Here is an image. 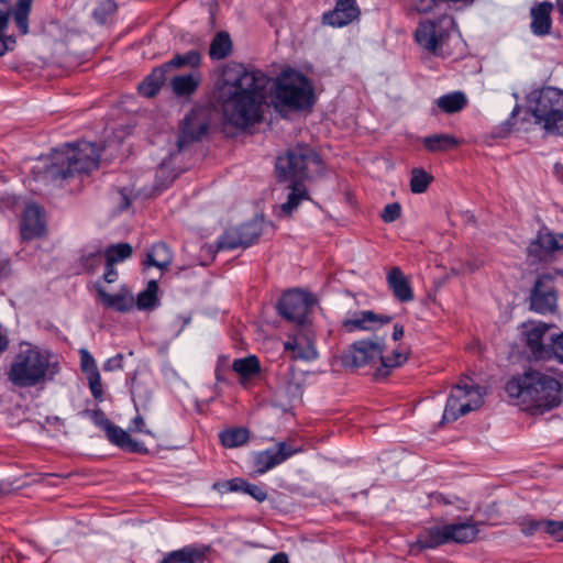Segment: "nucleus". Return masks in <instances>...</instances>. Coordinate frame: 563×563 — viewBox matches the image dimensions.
Returning <instances> with one entry per match:
<instances>
[{"instance_id": "f257e3e1", "label": "nucleus", "mask_w": 563, "mask_h": 563, "mask_svg": "<svg viewBox=\"0 0 563 563\" xmlns=\"http://www.w3.org/2000/svg\"><path fill=\"white\" fill-rule=\"evenodd\" d=\"M269 77L241 63L225 64L214 82L213 100L225 123L247 129L262 120V106Z\"/></svg>"}, {"instance_id": "f03ea898", "label": "nucleus", "mask_w": 563, "mask_h": 563, "mask_svg": "<svg viewBox=\"0 0 563 563\" xmlns=\"http://www.w3.org/2000/svg\"><path fill=\"white\" fill-rule=\"evenodd\" d=\"M562 383L554 376L529 368L508 379L507 395L523 411L540 416L559 407L563 400Z\"/></svg>"}, {"instance_id": "7ed1b4c3", "label": "nucleus", "mask_w": 563, "mask_h": 563, "mask_svg": "<svg viewBox=\"0 0 563 563\" xmlns=\"http://www.w3.org/2000/svg\"><path fill=\"white\" fill-rule=\"evenodd\" d=\"M59 372V363L49 350L25 343L15 355L8 378L18 387L29 388L53 380Z\"/></svg>"}, {"instance_id": "20e7f679", "label": "nucleus", "mask_w": 563, "mask_h": 563, "mask_svg": "<svg viewBox=\"0 0 563 563\" xmlns=\"http://www.w3.org/2000/svg\"><path fill=\"white\" fill-rule=\"evenodd\" d=\"M99 159L100 148L97 144L87 141L68 143L54 151L46 175L52 179H66L76 175L90 174L99 167Z\"/></svg>"}, {"instance_id": "39448f33", "label": "nucleus", "mask_w": 563, "mask_h": 563, "mask_svg": "<svg viewBox=\"0 0 563 563\" xmlns=\"http://www.w3.org/2000/svg\"><path fill=\"white\" fill-rule=\"evenodd\" d=\"M528 104L536 123L554 135H563V90L547 86L532 90Z\"/></svg>"}, {"instance_id": "423d86ee", "label": "nucleus", "mask_w": 563, "mask_h": 563, "mask_svg": "<svg viewBox=\"0 0 563 563\" xmlns=\"http://www.w3.org/2000/svg\"><path fill=\"white\" fill-rule=\"evenodd\" d=\"M275 102L290 110L310 109L314 103V89L307 76L294 69L280 73L275 81Z\"/></svg>"}, {"instance_id": "0eeeda50", "label": "nucleus", "mask_w": 563, "mask_h": 563, "mask_svg": "<svg viewBox=\"0 0 563 563\" xmlns=\"http://www.w3.org/2000/svg\"><path fill=\"white\" fill-rule=\"evenodd\" d=\"M321 163L320 155L307 145L289 148L284 155L277 157L278 181L284 184L305 183L309 177L308 166L311 164L320 166Z\"/></svg>"}, {"instance_id": "6e6552de", "label": "nucleus", "mask_w": 563, "mask_h": 563, "mask_svg": "<svg viewBox=\"0 0 563 563\" xmlns=\"http://www.w3.org/2000/svg\"><path fill=\"white\" fill-rule=\"evenodd\" d=\"M454 26V19L446 14L433 20L427 19L418 24L415 40L423 49L437 55L442 52Z\"/></svg>"}, {"instance_id": "1a4fd4ad", "label": "nucleus", "mask_w": 563, "mask_h": 563, "mask_svg": "<svg viewBox=\"0 0 563 563\" xmlns=\"http://www.w3.org/2000/svg\"><path fill=\"white\" fill-rule=\"evenodd\" d=\"M484 402L483 388L467 383L457 384L448 398L442 420L453 422L461 416L478 409Z\"/></svg>"}, {"instance_id": "9d476101", "label": "nucleus", "mask_w": 563, "mask_h": 563, "mask_svg": "<svg viewBox=\"0 0 563 563\" xmlns=\"http://www.w3.org/2000/svg\"><path fill=\"white\" fill-rule=\"evenodd\" d=\"M384 351V340L375 335L354 342L343 354L342 363L345 367H363L380 362Z\"/></svg>"}, {"instance_id": "9b49d317", "label": "nucleus", "mask_w": 563, "mask_h": 563, "mask_svg": "<svg viewBox=\"0 0 563 563\" xmlns=\"http://www.w3.org/2000/svg\"><path fill=\"white\" fill-rule=\"evenodd\" d=\"M34 0H16V2L2 12V55L5 52L12 51L16 44L14 36L5 35L4 30L10 20L13 21L19 35H26L29 33L30 14L32 11Z\"/></svg>"}, {"instance_id": "f8f14e48", "label": "nucleus", "mask_w": 563, "mask_h": 563, "mask_svg": "<svg viewBox=\"0 0 563 563\" xmlns=\"http://www.w3.org/2000/svg\"><path fill=\"white\" fill-rule=\"evenodd\" d=\"M530 309L540 314L552 313L558 307V295L554 287V276L541 274L538 276L529 297Z\"/></svg>"}, {"instance_id": "ddd939ff", "label": "nucleus", "mask_w": 563, "mask_h": 563, "mask_svg": "<svg viewBox=\"0 0 563 563\" xmlns=\"http://www.w3.org/2000/svg\"><path fill=\"white\" fill-rule=\"evenodd\" d=\"M313 303L308 292L295 289L282 296L278 301V311L286 320L302 324Z\"/></svg>"}, {"instance_id": "4468645a", "label": "nucleus", "mask_w": 563, "mask_h": 563, "mask_svg": "<svg viewBox=\"0 0 563 563\" xmlns=\"http://www.w3.org/2000/svg\"><path fill=\"white\" fill-rule=\"evenodd\" d=\"M300 452H302L301 446L296 448L286 441H282L274 448L255 452L253 454V464L256 473L263 475Z\"/></svg>"}, {"instance_id": "2eb2a0df", "label": "nucleus", "mask_w": 563, "mask_h": 563, "mask_svg": "<svg viewBox=\"0 0 563 563\" xmlns=\"http://www.w3.org/2000/svg\"><path fill=\"white\" fill-rule=\"evenodd\" d=\"M284 351L294 361L310 362L318 358V351L312 333L306 329L289 334L284 342Z\"/></svg>"}, {"instance_id": "dca6fc26", "label": "nucleus", "mask_w": 563, "mask_h": 563, "mask_svg": "<svg viewBox=\"0 0 563 563\" xmlns=\"http://www.w3.org/2000/svg\"><path fill=\"white\" fill-rule=\"evenodd\" d=\"M523 335L526 346L536 360H550V342H545V336L551 324L545 322H529L523 325Z\"/></svg>"}, {"instance_id": "f3484780", "label": "nucleus", "mask_w": 563, "mask_h": 563, "mask_svg": "<svg viewBox=\"0 0 563 563\" xmlns=\"http://www.w3.org/2000/svg\"><path fill=\"white\" fill-rule=\"evenodd\" d=\"M46 233L45 212L42 207L30 203L24 208L21 221V236L25 241L38 239Z\"/></svg>"}, {"instance_id": "a211bd4d", "label": "nucleus", "mask_w": 563, "mask_h": 563, "mask_svg": "<svg viewBox=\"0 0 563 563\" xmlns=\"http://www.w3.org/2000/svg\"><path fill=\"white\" fill-rule=\"evenodd\" d=\"M360 15V9L356 4V0H336L333 10L323 13L322 21L333 27H342Z\"/></svg>"}, {"instance_id": "6ab92c4d", "label": "nucleus", "mask_w": 563, "mask_h": 563, "mask_svg": "<svg viewBox=\"0 0 563 563\" xmlns=\"http://www.w3.org/2000/svg\"><path fill=\"white\" fill-rule=\"evenodd\" d=\"M210 551V545L191 543L164 554L159 563H205Z\"/></svg>"}, {"instance_id": "aec40b11", "label": "nucleus", "mask_w": 563, "mask_h": 563, "mask_svg": "<svg viewBox=\"0 0 563 563\" xmlns=\"http://www.w3.org/2000/svg\"><path fill=\"white\" fill-rule=\"evenodd\" d=\"M560 250H563V234L539 231L537 238L529 244L527 252L528 256L542 261L548 254Z\"/></svg>"}, {"instance_id": "412c9836", "label": "nucleus", "mask_w": 563, "mask_h": 563, "mask_svg": "<svg viewBox=\"0 0 563 563\" xmlns=\"http://www.w3.org/2000/svg\"><path fill=\"white\" fill-rule=\"evenodd\" d=\"M393 321V317L388 314H379L372 310H364L354 313L350 319L343 321V327L347 332L356 330H374L375 325L388 324Z\"/></svg>"}, {"instance_id": "4be33fe9", "label": "nucleus", "mask_w": 563, "mask_h": 563, "mask_svg": "<svg viewBox=\"0 0 563 563\" xmlns=\"http://www.w3.org/2000/svg\"><path fill=\"white\" fill-rule=\"evenodd\" d=\"M386 283L393 296L400 302H410L413 300V289L409 278L404 272L395 266L386 275Z\"/></svg>"}, {"instance_id": "5701e85b", "label": "nucleus", "mask_w": 563, "mask_h": 563, "mask_svg": "<svg viewBox=\"0 0 563 563\" xmlns=\"http://www.w3.org/2000/svg\"><path fill=\"white\" fill-rule=\"evenodd\" d=\"M553 4L544 1L532 7L530 10L531 15V32L537 36L548 35L552 27L551 12Z\"/></svg>"}, {"instance_id": "b1692460", "label": "nucleus", "mask_w": 563, "mask_h": 563, "mask_svg": "<svg viewBox=\"0 0 563 563\" xmlns=\"http://www.w3.org/2000/svg\"><path fill=\"white\" fill-rule=\"evenodd\" d=\"M409 354V347L402 344L395 347L390 354H384L383 352L380 365L376 368L375 376L377 378L387 377L394 368L400 367L407 362Z\"/></svg>"}, {"instance_id": "393cba45", "label": "nucleus", "mask_w": 563, "mask_h": 563, "mask_svg": "<svg viewBox=\"0 0 563 563\" xmlns=\"http://www.w3.org/2000/svg\"><path fill=\"white\" fill-rule=\"evenodd\" d=\"M287 199L278 207V217H290L297 210L301 201L309 199L305 183L287 184Z\"/></svg>"}, {"instance_id": "a878e982", "label": "nucleus", "mask_w": 563, "mask_h": 563, "mask_svg": "<svg viewBox=\"0 0 563 563\" xmlns=\"http://www.w3.org/2000/svg\"><path fill=\"white\" fill-rule=\"evenodd\" d=\"M448 543H468L473 542L479 530L477 525L472 521L444 525Z\"/></svg>"}, {"instance_id": "bb28decb", "label": "nucleus", "mask_w": 563, "mask_h": 563, "mask_svg": "<svg viewBox=\"0 0 563 563\" xmlns=\"http://www.w3.org/2000/svg\"><path fill=\"white\" fill-rule=\"evenodd\" d=\"M207 124L196 122V118L192 114L185 117L180 128V134L177 141L179 151L184 150L188 144L194 141H198L203 134L207 133Z\"/></svg>"}, {"instance_id": "cd10ccee", "label": "nucleus", "mask_w": 563, "mask_h": 563, "mask_svg": "<svg viewBox=\"0 0 563 563\" xmlns=\"http://www.w3.org/2000/svg\"><path fill=\"white\" fill-rule=\"evenodd\" d=\"M476 0H401L404 7L411 12L429 13L440 3L449 7L465 8L473 4Z\"/></svg>"}, {"instance_id": "c85d7f7f", "label": "nucleus", "mask_w": 563, "mask_h": 563, "mask_svg": "<svg viewBox=\"0 0 563 563\" xmlns=\"http://www.w3.org/2000/svg\"><path fill=\"white\" fill-rule=\"evenodd\" d=\"M201 82V75L198 71L187 75L175 76L170 79V87L177 97H188L196 92Z\"/></svg>"}, {"instance_id": "c756f323", "label": "nucleus", "mask_w": 563, "mask_h": 563, "mask_svg": "<svg viewBox=\"0 0 563 563\" xmlns=\"http://www.w3.org/2000/svg\"><path fill=\"white\" fill-rule=\"evenodd\" d=\"M448 543V534H445L444 525L434 526L421 531L416 540V544L420 550L435 549Z\"/></svg>"}, {"instance_id": "7c9ffc66", "label": "nucleus", "mask_w": 563, "mask_h": 563, "mask_svg": "<svg viewBox=\"0 0 563 563\" xmlns=\"http://www.w3.org/2000/svg\"><path fill=\"white\" fill-rule=\"evenodd\" d=\"M426 151L430 153H442L453 150L460 145V141L451 134L438 133L422 137Z\"/></svg>"}, {"instance_id": "2f4dec72", "label": "nucleus", "mask_w": 563, "mask_h": 563, "mask_svg": "<svg viewBox=\"0 0 563 563\" xmlns=\"http://www.w3.org/2000/svg\"><path fill=\"white\" fill-rule=\"evenodd\" d=\"M98 295L102 303L119 312L130 311L134 305V298L128 294H108L104 289L98 288Z\"/></svg>"}, {"instance_id": "473e14b6", "label": "nucleus", "mask_w": 563, "mask_h": 563, "mask_svg": "<svg viewBox=\"0 0 563 563\" xmlns=\"http://www.w3.org/2000/svg\"><path fill=\"white\" fill-rule=\"evenodd\" d=\"M166 70L158 66L139 85V92L147 98L154 97L166 80Z\"/></svg>"}, {"instance_id": "72a5a7b5", "label": "nucleus", "mask_w": 563, "mask_h": 563, "mask_svg": "<svg viewBox=\"0 0 563 563\" xmlns=\"http://www.w3.org/2000/svg\"><path fill=\"white\" fill-rule=\"evenodd\" d=\"M233 48L231 36L225 31L218 32L210 44L209 56L212 60H221L227 58Z\"/></svg>"}, {"instance_id": "f704fd0d", "label": "nucleus", "mask_w": 563, "mask_h": 563, "mask_svg": "<svg viewBox=\"0 0 563 563\" xmlns=\"http://www.w3.org/2000/svg\"><path fill=\"white\" fill-rule=\"evenodd\" d=\"M201 54L197 49H190L184 54H176L172 59L162 64L163 68L168 73L172 69L184 67L198 68L201 64Z\"/></svg>"}, {"instance_id": "c9c22d12", "label": "nucleus", "mask_w": 563, "mask_h": 563, "mask_svg": "<svg viewBox=\"0 0 563 563\" xmlns=\"http://www.w3.org/2000/svg\"><path fill=\"white\" fill-rule=\"evenodd\" d=\"M173 261V256L169 247L163 243H155L152 246V250L146 255V261L144 262L147 266H155L159 269L167 268Z\"/></svg>"}, {"instance_id": "e433bc0d", "label": "nucleus", "mask_w": 563, "mask_h": 563, "mask_svg": "<svg viewBox=\"0 0 563 563\" xmlns=\"http://www.w3.org/2000/svg\"><path fill=\"white\" fill-rule=\"evenodd\" d=\"M466 103V96L462 91L443 95L437 100L438 107L445 113L459 112L464 109Z\"/></svg>"}, {"instance_id": "4c0bfd02", "label": "nucleus", "mask_w": 563, "mask_h": 563, "mask_svg": "<svg viewBox=\"0 0 563 563\" xmlns=\"http://www.w3.org/2000/svg\"><path fill=\"white\" fill-rule=\"evenodd\" d=\"M250 439V431L246 428H232L220 433V440L225 448H238L245 444Z\"/></svg>"}, {"instance_id": "58836bf2", "label": "nucleus", "mask_w": 563, "mask_h": 563, "mask_svg": "<svg viewBox=\"0 0 563 563\" xmlns=\"http://www.w3.org/2000/svg\"><path fill=\"white\" fill-rule=\"evenodd\" d=\"M133 253L132 246L126 242L110 244L103 252L106 262L109 264H118L124 262Z\"/></svg>"}, {"instance_id": "ea45409f", "label": "nucleus", "mask_w": 563, "mask_h": 563, "mask_svg": "<svg viewBox=\"0 0 563 563\" xmlns=\"http://www.w3.org/2000/svg\"><path fill=\"white\" fill-rule=\"evenodd\" d=\"M232 368L242 377H252L260 373L261 364L255 355L234 360Z\"/></svg>"}, {"instance_id": "a19ab883", "label": "nucleus", "mask_w": 563, "mask_h": 563, "mask_svg": "<svg viewBox=\"0 0 563 563\" xmlns=\"http://www.w3.org/2000/svg\"><path fill=\"white\" fill-rule=\"evenodd\" d=\"M158 285L156 280H151L145 290L137 295L136 306L140 310L153 309L157 305Z\"/></svg>"}, {"instance_id": "79ce46f5", "label": "nucleus", "mask_w": 563, "mask_h": 563, "mask_svg": "<svg viewBox=\"0 0 563 563\" xmlns=\"http://www.w3.org/2000/svg\"><path fill=\"white\" fill-rule=\"evenodd\" d=\"M236 229L241 235L244 249L251 246L262 234L261 223L257 221L241 224Z\"/></svg>"}, {"instance_id": "37998d69", "label": "nucleus", "mask_w": 563, "mask_h": 563, "mask_svg": "<svg viewBox=\"0 0 563 563\" xmlns=\"http://www.w3.org/2000/svg\"><path fill=\"white\" fill-rule=\"evenodd\" d=\"M433 177L422 168H413L410 178V190L413 194L424 192L432 183Z\"/></svg>"}, {"instance_id": "c03bdc74", "label": "nucleus", "mask_w": 563, "mask_h": 563, "mask_svg": "<svg viewBox=\"0 0 563 563\" xmlns=\"http://www.w3.org/2000/svg\"><path fill=\"white\" fill-rule=\"evenodd\" d=\"M118 7L114 0H100L92 11L95 20L100 23H107L115 13Z\"/></svg>"}, {"instance_id": "a18cd8bd", "label": "nucleus", "mask_w": 563, "mask_h": 563, "mask_svg": "<svg viewBox=\"0 0 563 563\" xmlns=\"http://www.w3.org/2000/svg\"><path fill=\"white\" fill-rule=\"evenodd\" d=\"M218 247L220 250L244 249V244L236 227L224 231L223 234L220 235L218 240Z\"/></svg>"}, {"instance_id": "49530a36", "label": "nucleus", "mask_w": 563, "mask_h": 563, "mask_svg": "<svg viewBox=\"0 0 563 563\" xmlns=\"http://www.w3.org/2000/svg\"><path fill=\"white\" fill-rule=\"evenodd\" d=\"M108 440L119 446L120 449H123L126 441L129 440L130 434L123 430L122 428L115 426L112 423L109 429L106 431Z\"/></svg>"}, {"instance_id": "de8ad7c7", "label": "nucleus", "mask_w": 563, "mask_h": 563, "mask_svg": "<svg viewBox=\"0 0 563 563\" xmlns=\"http://www.w3.org/2000/svg\"><path fill=\"white\" fill-rule=\"evenodd\" d=\"M80 356V368L82 373L87 376L95 375L100 373L93 356L86 349L79 350Z\"/></svg>"}, {"instance_id": "09e8293b", "label": "nucleus", "mask_w": 563, "mask_h": 563, "mask_svg": "<svg viewBox=\"0 0 563 563\" xmlns=\"http://www.w3.org/2000/svg\"><path fill=\"white\" fill-rule=\"evenodd\" d=\"M102 250L97 249L93 252L84 254L81 256V263L88 272H96L102 262Z\"/></svg>"}, {"instance_id": "8fccbe9b", "label": "nucleus", "mask_w": 563, "mask_h": 563, "mask_svg": "<svg viewBox=\"0 0 563 563\" xmlns=\"http://www.w3.org/2000/svg\"><path fill=\"white\" fill-rule=\"evenodd\" d=\"M550 358H555L563 363V333L558 335H550Z\"/></svg>"}, {"instance_id": "3c124183", "label": "nucleus", "mask_w": 563, "mask_h": 563, "mask_svg": "<svg viewBox=\"0 0 563 563\" xmlns=\"http://www.w3.org/2000/svg\"><path fill=\"white\" fill-rule=\"evenodd\" d=\"M86 378L88 380V386H89L92 397L98 401H102L103 400V387H102L100 373L87 376Z\"/></svg>"}, {"instance_id": "603ef678", "label": "nucleus", "mask_w": 563, "mask_h": 563, "mask_svg": "<svg viewBox=\"0 0 563 563\" xmlns=\"http://www.w3.org/2000/svg\"><path fill=\"white\" fill-rule=\"evenodd\" d=\"M246 481L240 477L232 478L222 484H216L214 487H222V492H240L245 494Z\"/></svg>"}, {"instance_id": "864d4df0", "label": "nucleus", "mask_w": 563, "mask_h": 563, "mask_svg": "<svg viewBox=\"0 0 563 563\" xmlns=\"http://www.w3.org/2000/svg\"><path fill=\"white\" fill-rule=\"evenodd\" d=\"M547 520H534V519H527L521 522V531L526 536H531L538 531H544L545 532V523Z\"/></svg>"}, {"instance_id": "5fc2aeb1", "label": "nucleus", "mask_w": 563, "mask_h": 563, "mask_svg": "<svg viewBox=\"0 0 563 563\" xmlns=\"http://www.w3.org/2000/svg\"><path fill=\"white\" fill-rule=\"evenodd\" d=\"M401 214V207L398 202L388 203L382 212V219L386 223L396 221Z\"/></svg>"}, {"instance_id": "6e6d98bb", "label": "nucleus", "mask_w": 563, "mask_h": 563, "mask_svg": "<svg viewBox=\"0 0 563 563\" xmlns=\"http://www.w3.org/2000/svg\"><path fill=\"white\" fill-rule=\"evenodd\" d=\"M91 421L102 430L107 431L109 427L112 424L110 419L106 416V413L101 409H95L90 412Z\"/></svg>"}, {"instance_id": "4d7b16f0", "label": "nucleus", "mask_w": 563, "mask_h": 563, "mask_svg": "<svg viewBox=\"0 0 563 563\" xmlns=\"http://www.w3.org/2000/svg\"><path fill=\"white\" fill-rule=\"evenodd\" d=\"M545 532L559 541H563V521L547 520Z\"/></svg>"}, {"instance_id": "13d9d810", "label": "nucleus", "mask_w": 563, "mask_h": 563, "mask_svg": "<svg viewBox=\"0 0 563 563\" xmlns=\"http://www.w3.org/2000/svg\"><path fill=\"white\" fill-rule=\"evenodd\" d=\"M245 486H246L245 494L253 497L256 501L261 503L267 498V493L262 486L249 483L247 481H246Z\"/></svg>"}, {"instance_id": "bf43d9fd", "label": "nucleus", "mask_w": 563, "mask_h": 563, "mask_svg": "<svg viewBox=\"0 0 563 563\" xmlns=\"http://www.w3.org/2000/svg\"><path fill=\"white\" fill-rule=\"evenodd\" d=\"M122 450L130 452V453H139V454H145L148 452L147 448L145 446V444L143 442L132 439L131 435L129 437V440L126 441V443Z\"/></svg>"}, {"instance_id": "052dcab7", "label": "nucleus", "mask_w": 563, "mask_h": 563, "mask_svg": "<svg viewBox=\"0 0 563 563\" xmlns=\"http://www.w3.org/2000/svg\"><path fill=\"white\" fill-rule=\"evenodd\" d=\"M123 367V355L117 354L113 357L108 358L103 363V371L104 372H113L117 369H121Z\"/></svg>"}, {"instance_id": "680f3d73", "label": "nucleus", "mask_w": 563, "mask_h": 563, "mask_svg": "<svg viewBox=\"0 0 563 563\" xmlns=\"http://www.w3.org/2000/svg\"><path fill=\"white\" fill-rule=\"evenodd\" d=\"M129 430L132 432L152 434V432L145 428V421L141 415H137L132 419Z\"/></svg>"}, {"instance_id": "e2e57ef3", "label": "nucleus", "mask_w": 563, "mask_h": 563, "mask_svg": "<svg viewBox=\"0 0 563 563\" xmlns=\"http://www.w3.org/2000/svg\"><path fill=\"white\" fill-rule=\"evenodd\" d=\"M103 279L108 284H112L118 279V271L114 268V264L104 263Z\"/></svg>"}, {"instance_id": "0e129e2a", "label": "nucleus", "mask_w": 563, "mask_h": 563, "mask_svg": "<svg viewBox=\"0 0 563 563\" xmlns=\"http://www.w3.org/2000/svg\"><path fill=\"white\" fill-rule=\"evenodd\" d=\"M404 333H405L404 325H401L399 323L394 324V330H393L394 341L400 340L404 336Z\"/></svg>"}, {"instance_id": "69168bd1", "label": "nucleus", "mask_w": 563, "mask_h": 563, "mask_svg": "<svg viewBox=\"0 0 563 563\" xmlns=\"http://www.w3.org/2000/svg\"><path fill=\"white\" fill-rule=\"evenodd\" d=\"M268 563H289V561L285 553H277L271 558Z\"/></svg>"}, {"instance_id": "338daca9", "label": "nucleus", "mask_w": 563, "mask_h": 563, "mask_svg": "<svg viewBox=\"0 0 563 563\" xmlns=\"http://www.w3.org/2000/svg\"><path fill=\"white\" fill-rule=\"evenodd\" d=\"M519 111H520V106L516 104L515 108L511 111L510 117L515 118L519 113Z\"/></svg>"}, {"instance_id": "774afa93", "label": "nucleus", "mask_w": 563, "mask_h": 563, "mask_svg": "<svg viewBox=\"0 0 563 563\" xmlns=\"http://www.w3.org/2000/svg\"><path fill=\"white\" fill-rule=\"evenodd\" d=\"M556 5H558V9H559L560 13L563 16V0H558L556 1Z\"/></svg>"}]
</instances>
